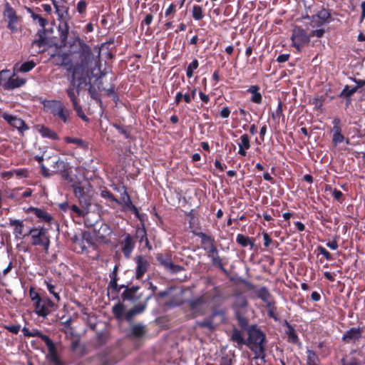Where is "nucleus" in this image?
Segmentation results:
<instances>
[{
    "instance_id": "1",
    "label": "nucleus",
    "mask_w": 365,
    "mask_h": 365,
    "mask_svg": "<svg viewBox=\"0 0 365 365\" xmlns=\"http://www.w3.org/2000/svg\"><path fill=\"white\" fill-rule=\"evenodd\" d=\"M62 176L71 183L75 195L80 200L89 192L90 184L86 180L81 168H76L64 170Z\"/></svg>"
},
{
    "instance_id": "2",
    "label": "nucleus",
    "mask_w": 365,
    "mask_h": 365,
    "mask_svg": "<svg viewBox=\"0 0 365 365\" xmlns=\"http://www.w3.org/2000/svg\"><path fill=\"white\" fill-rule=\"evenodd\" d=\"M79 55L81 65H75L69 68V71L71 73V84L72 85L75 84L77 76H83L85 68L91 62L93 58L91 48L85 43L81 45Z\"/></svg>"
},
{
    "instance_id": "3",
    "label": "nucleus",
    "mask_w": 365,
    "mask_h": 365,
    "mask_svg": "<svg viewBox=\"0 0 365 365\" xmlns=\"http://www.w3.org/2000/svg\"><path fill=\"white\" fill-rule=\"evenodd\" d=\"M247 346L259 357L264 352V335L256 327L252 326L247 330Z\"/></svg>"
},
{
    "instance_id": "4",
    "label": "nucleus",
    "mask_w": 365,
    "mask_h": 365,
    "mask_svg": "<svg viewBox=\"0 0 365 365\" xmlns=\"http://www.w3.org/2000/svg\"><path fill=\"white\" fill-rule=\"evenodd\" d=\"M42 103L44 109L47 112L51 113L54 116H57L64 123L68 121L69 111L65 108L61 101L56 100H45Z\"/></svg>"
},
{
    "instance_id": "5",
    "label": "nucleus",
    "mask_w": 365,
    "mask_h": 365,
    "mask_svg": "<svg viewBox=\"0 0 365 365\" xmlns=\"http://www.w3.org/2000/svg\"><path fill=\"white\" fill-rule=\"evenodd\" d=\"M29 235L31 237L33 245H41L46 250L48 249L50 241L46 229H31Z\"/></svg>"
},
{
    "instance_id": "6",
    "label": "nucleus",
    "mask_w": 365,
    "mask_h": 365,
    "mask_svg": "<svg viewBox=\"0 0 365 365\" xmlns=\"http://www.w3.org/2000/svg\"><path fill=\"white\" fill-rule=\"evenodd\" d=\"M310 36H308L305 31L301 28H295L293 30L291 39L292 45L297 49L301 51V48L309 41Z\"/></svg>"
},
{
    "instance_id": "7",
    "label": "nucleus",
    "mask_w": 365,
    "mask_h": 365,
    "mask_svg": "<svg viewBox=\"0 0 365 365\" xmlns=\"http://www.w3.org/2000/svg\"><path fill=\"white\" fill-rule=\"evenodd\" d=\"M54 306V303L50 299H41L35 305L36 313L38 316L45 317L51 312Z\"/></svg>"
},
{
    "instance_id": "8",
    "label": "nucleus",
    "mask_w": 365,
    "mask_h": 365,
    "mask_svg": "<svg viewBox=\"0 0 365 365\" xmlns=\"http://www.w3.org/2000/svg\"><path fill=\"white\" fill-rule=\"evenodd\" d=\"M247 305L248 302L245 296L242 294H236L235 296L232 309H234L238 320L241 321V319H243L242 314L245 312Z\"/></svg>"
},
{
    "instance_id": "9",
    "label": "nucleus",
    "mask_w": 365,
    "mask_h": 365,
    "mask_svg": "<svg viewBox=\"0 0 365 365\" xmlns=\"http://www.w3.org/2000/svg\"><path fill=\"white\" fill-rule=\"evenodd\" d=\"M84 82L83 76H77L76 78V83L74 85L71 84V86L66 89V93L71 101L73 106L78 103L77 95L79 93V87Z\"/></svg>"
},
{
    "instance_id": "10",
    "label": "nucleus",
    "mask_w": 365,
    "mask_h": 365,
    "mask_svg": "<svg viewBox=\"0 0 365 365\" xmlns=\"http://www.w3.org/2000/svg\"><path fill=\"white\" fill-rule=\"evenodd\" d=\"M4 16L8 19V28L11 31H16L17 30L16 23L18 18L15 11L9 5V4H6V5Z\"/></svg>"
},
{
    "instance_id": "11",
    "label": "nucleus",
    "mask_w": 365,
    "mask_h": 365,
    "mask_svg": "<svg viewBox=\"0 0 365 365\" xmlns=\"http://www.w3.org/2000/svg\"><path fill=\"white\" fill-rule=\"evenodd\" d=\"M207 299L205 296H201L189 302V307L195 315L203 313Z\"/></svg>"
},
{
    "instance_id": "12",
    "label": "nucleus",
    "mask_w": 365,
    "mask_h": 365,
    "mask_svg": "<svg viewBox=\"0 0 365 365\" xmlns=\"http://www.w3.org/2000/svg\"><path fill=\"white\" fill-rule=\"evenodd\" d=\"M2 117L10 125L16 128L20 132H23L28 129V127L25 125L24 120L16 116L8 113H4Z\"/></svg>"
},
{
    "instance_id": "13",
    "label": "nucleus",
    "mask_w": 365,
    "mask_h": 365,
    "mask_svg": "<svg viewBox=\"0 0 365 365\" xmlns=\"http://www.w3.org/2000/svg\"><path fill=\"white\" fill-rule=\"evenodd\" d=\"M136 264L135 277L138 279H140L148 271L150 264L148 260L143 256H138L136 257Z\"/></svg>"
},
{
    "instance_id": "14",
    "label": "nucleus",
    "mask_w": 365,
    "mask_h": 365,
    "mask_svg": "<svg viewBox=\"0 0 365 365\" xmlns=\"http://www.w3.org/2000/svg\"><path fill=\"white\" fill-rule=\"evenodd\" d=\"M10 225L14 227V235L16 239L21 240L24 237L29 235L28 233H24V225L22 221L19 220H10Z\"/></svg>"
},
{
    "instance_id": "15",
    "label": "nucleus",
    "mask_w": 365,
    "mask_h": 365,
    "mask_svg": "<svg viewBox=\"0 0 365 365\" xmlns=\"http://www.w3.org/2000/svg\"><path fill=\"white\" fill-rule=\"evenodd\" d=\"M43 341L45 342L48 348V356L49 359L57 364L58 363V359L54 343L51 340V339L48 336H44Z\"/></svg>"
},
{
    "instance_id": "16",
    "label": "nucleus",
    "mask_w": 365,
    "mask_h": 365,
    "mask_svg": "<svg viewBox=\"0 0 365 365\" xmlns=\"http://www.w3.org/2000/svg\"><path fill=\"white\" fill-rule=\"evenodd\" d=\"M90 206V203H84L82 205V208L78 207L76 205H71L70 206V214L71 216H76V217H85L86 215L88 213V207Z\"/></svg>"
},
{
    "instance_id": "17",
    "label": "nucleus",
    "mask_w": 365,
    "mask_h": 365,
    "mask_svg": "<svg viewBox=\"0 0 365 365\" xmlns=\"http://www.w3.org/2000/svg\"><path fill=\"white\" fill-rule=\"evenodd\" d=\"M361 336L360 328H351L343 335V340L346 342H351L358 340Z\"/></svg>"
},
{
    "instance_id": "18",
    "label": "nucleus",
    "mask_w": 365,
    "mask_h": 365,
    "mask_svg": "<svg viewBox=\"0 0 365 365\" xmlns=\"http://www.w3.org/2000/svg\"><path fill=\"white\" fill-rule=\"evenodd\" d=\"M250 146L251 145L249 136L247 134L241 135L240 138V142L238 143V153L242 156H245L247 155L246 150L250 149Z\"/></svg>"
},
{
    "instance_id": "19",
    "label": "nucleus",
    "mask_w": 365,
    "mask_h": 365,
    "mask_svg": "<svg viewBox=\"0 0 365 365\" xmlns=\"http://www.w3.org/2000/svg\"><path fill=\"white\" fill-rule=\"evenodd\" d=\"M330 17L329 11L326 9L320 10L316 15L312 16V23L316 25L324 24Z\"/></svg>"
},
{
    "instance_id": "20",
    "label": "nucleus",
    "mask_w": 365,
    "mask_h": 365,
    "mask_svg": "<svg viewBox=\"0 0 365 365\" xmlns=\"http://www.w3.org/2000/svg\"><path fill=\"white\" fill-rule=\"evenodd\" d=\"M230 339L232 341L237 344V347H240L242 345H247V341L245 339L244 334L242 331L237 329L232 330Z\"/></svg>"
},
{
    "instance_id": "21",
    "label": "nucleus",
    "mask_w": 365,
    "mask_h": 365,
    "mask_svg": "<svg viewBox=\"0 0 365 365\" xmlns=\"http://www.w3.org/2000/svg\"><path fill=\"white\" fill-rule=\"evenodd\" d=\"M257 297L264 302L267 307H271L273 304V302L271 300V295L268 289L265 287H261L255 292Z\"/></svg>"
},
{
    "instance_id": "22",
    "label": "nucleus",
    "mask_w": 365,
    "mask_h": 365,
    "mask_svg": "<svg viewBox=\"0 0 365 365\" xmlns=\"http://www.w3.org/2000/svg\"><path fill=\"white\" fill-rule=\"evenodd\" d=\"M158 260L163 264L165 268L172 272L178 271V267L177 265L174 264L170 258L167 257H164L162 255H159L157 257Z\"/></svg>"
},
{
    "instance_id": "23",
    "label": "nucleus",
    "mask_w": 365,
    "mask_h": 365,
    "mask_svg": "<svg viewBox=\"0 0 365 365\" xmlns=\"http://www.w3.org/2000/svg\"><path fill=\"white\" fill-rule=\"evenodd\" d=\"M118 204H123L125 207L130 208L135 211L137 210L136 207L132 204L130 196L128 195L124 187L122 188V192L120 193V200Z\"/></svg>"
},
{
    "instance_id": "24",
    "label": "nucleus",
    "mask_w": 365,
    "mask_h": 365,
    "mask_svg": "<svg viewBox=\"0 0 365 365\" xmlns=\"http://www.w3.org/2000/svg\"><path fill=\"white\" fill-rule=\"evenodd\" d=\"M73 242L74 250L78 252H83L90 243L87 239L84 238V237L81 238H78L76 237Z\"/></svg>"
},
{
    "instance_id": "25",
    "label": "nucleus",
    "mask_w": 365,
    "mask_h": 365,
    "mask_svg": "<svg viewBox=\"0 0 365 365\" xmlns=\"http://www.w3.org/2000/svg\"><path fill=\"white\" fill-rule=\"evenodd\" d=\"M38 131L43 138H48L52 140L58 139V135L53 130L43 125L38 126Z\"/></svg>"
},
{
    "instance_id": "26",
    "label": "nucleus",
    "mask_w": 365,
    "mask_h": 365,
    "mask_svg": "<svg viewBox=\"0 0 365 365\" xmlns=\"http://www.w3.org/2000/svg\"><path fill=\"white\" fill-rule=\"evenodd\" d=\"M26 83V80L24 78H21L19 77L14 78V76H11L9 78V82L6 86V89H14L23 86Z\"/></svg>"
},
{
    "instance_id": "27",
    "label": "nucleus",
    "mask_w": 365,
    "mask_h": 365,
    "mask_svg": "<svg viewBox=\"0 0 365 365\" xmlns=\"http://www.w3.org/2000/svg\"><path fill=\"white\" fill-rule=\"evenodd\" d=\"M259 88L257 86H251L247 91L252 94L251 101L255 103H261L262 97L259 92Z\"/></svg>"
},
{
    "instance_id": "28",
    "label": "nucleus",
    "mask_w": 365,
    "mask_h": 365,
    "mask_svg": "<svg viewBox=\"0 0 365 365\" xmlns=\"http://www.w3.org/2000/svg\"><path fill=\"white\" fill-rule=\"evenodd\" d=\"M54 9L58 20L61 21H66L68 15V8L63 4H58L56 7H54Z\"/></svg>"
},
{
    "instance_id": "29",
    "label": "nucleus",
    "mask_w": 365,
    "mask_h": 365,
    "mask_svg": "<svg viewBox=\"0 0 365 365\" xmlns=\"http://www.w3.org/2000/svg\"><path fill=\"white\" fill-rule=\"evenodd\" d=\"M34 214L38 218L41 219L46 222H50L52 220V217L46 212L41 209L33 208Z\"/></svg>"
},
{
    "instance_id": "30",
    "label": "nucleus",
    "mask_w": 365,
    "mask_h": 365,
    "mask_svg": "<svg viewBox=\"0 0 365 365\" xmlns=\"http://www.w3.org/2000/svg\"><path fill=\"white\" fill-rule=\"evenodd\" d=\"M307 365H319V360L316 353L310 349L307 351Z\"/></svg>"
},
{
    "instance_id": "31",
    "label": "nucleus",
    "mask_w": 365,
    "mask_h": 365,
    "mask_svg": "<svg viewBox=\"0 0 365 365\" xmlns=\"http://www.w3.org/2000/svg\"><path fill=\"white\" fill-rule=\"evenodd\" d=\"M35 66L36 63L33 61H30L21 64L19 68V64H16L14 68L20 72L26 73L32 70Z\"/></svg>"
},
{
    "instance_id": "32",
    "label": "nucleus",
    "mask_w": 365,
    "mask_h": 365,
    "mask_svg": "<svg viewBox=\"0 0 365 365\" xmlns=\"http://www.w3.org/2000/svg\"><path fill=\"white\" fill-rule=\"evenodd\" d=\"M144 309H145L144 305L135 306V307H133V309H131L126 313V314H125L126 319L128 321H130L135 315L143 312Z\"/></svg>"
},
{
    "instance_id": "33",
    "label": "nucleus",
    "mask_w": 365,
    "mask_h": 365,
    "mask_svg": "<svg viewBox=\"0 0 365 365\" xmlns=\"http://www.w3.org/2000/svg\"><path fill=\"white\" fill-rule=\"evenodd\" d=\"M333 131H334V135H333V142L336 145L338 143H340L341 142L344 141V135L341 133V128L339 126H337V125H334L333 127Z\"/></svg>"
},
{
    "instance_id": "34",
    "label": "nucleus",
    "mask_w": 365,
    "mask_h": 365,
    "mask_svg": "<svg viewBox=\"0 0 365 365\" xmlns=\"http://www.w3.org/2000/svg\"><path fill=\"white\" fill-rule=\"evenodd\" d=\"M22 331L25 336H37V337L41 338L43 341V337L47 336L45 334H41L37 329H33L32 331H29V329L28 328H26V327H24L22 329Z\"/></svg>"
},
{
    "instance_id": "35",
    "label": "nucleus",
    "mask_w": 365,
    "mask_h": 365,
    "mask_svg": "<svg viewBox=\"0 0 365 365\" xmlns=\"http://www.w3.org/2000/svg\"><path fill=\"white\" fill-rule=\"evenodd\" d=\"M192 16L197 20H201L204 17L203 10L199 5H194L192 9Z\"/></svg>"
},
{
    "instance_id": "36",
    "label": "nucleus",
    "mask_w": 365,
    "mask_h": 365,
    "mask_svg": "<svg viewBox=\"0 0 365 365\" xmlns=\"http://www.w3.org/2000/svg\"><path fill=\"white\" fill-rule=\"evenodd\" d=\"M236 241L237 242V243H239L240 245H241L243 247H246L249 245H250L251 247H252L254 245V243L252 242V240H250V237H246L241 234L237 235Z\"/></svg>"
},
{
    "instance_id": "37",
    "label": "nucleus",
    "mask_w": 365,
    "mask_h": 365,
    "mask_svg": "<svg viewBox=\"0 0 365 365\" xmlns=\"http://www.w3.org/2000/svg\"><path fill=\"white\" fill-rule=\"evenodd\" d=\"M64 140L67 143H73L80 148H84L87 146L86 143L80 138L66 137V138H64Z\"/></svg>"
},
{
    "instance_id": "38",
    "label": "nucleus",
    "mask_w": 365,
    "mask_h": 365,
    "mask_svg": "<svg viewBox=\"0 0 365 365\" xmlns=\"http://www.w3.org/2000/svg\"><path fill=\"white\" fill-rule=\"evenodd\" d=\"M133 248L132 240L129 236H128L124 242L123 251L126 256H129Z\"/></svg>"
},
{
    "instance_id": "39",
    "label": "nucleus",
    "mask_w": 365,
    "mask_h": 365,
    "mask_svg": "<svg viewBox=\"0 0 365 365\" xmlns=\"http://www.w3.org/2000/svg\"><path fill=\"white\" fill-rule=\"evenodd\" d=\"M358 83H359L358 86H354V87H350L348 86H345V88L342 91V94H344L346 96H350L353 95L356 91V90L359 87L364 86V82L359 81Z\"/></svg>"
},
{
    "instance_id": "40",
    "label": "nucleus",
    "mask_w": 365,
    "mask_h": 365,
    "mask_svg": "<svg viewBox=\"0 0 365 365\" xmlns=\"http://www.w3.org/2000/svg\"><path fill=\"white\" fill-rule=\"evenodd\" d=\"M131 331L133 336L136 337H140L145 333L144 327L139 324L134 325L132 327Z\"/></svg>"
},
{
    "instance_id": "41",
    "label": "nucleus",
    "mask_w": 365,
    "mask_h": 365,
    "mask_svg": "<svg viewBox=\"0 0 365 365\" xmlns=\"http://www.w3.org/2000/svg\"><path fill=\"white\" fill-rule=\"evenodd\" d=\"M8 70H2L0 71V85L3 86L5 89L6 86L9 82V78H10L8 76Z\"/></svg>"
},
{
    "instance_id": "42",
    "label": "nucleus",
    "mask_w": 365,
    "mask_h": 365,
    "mask_svg": "<svg viewBox=\"0 0 365 365\" xmlns=\"http://www.w3.org/2000/svg\"><path fill=\"white\" fill-rule=\"evenodd\" d=\"M287 327L288 331H287V334L288 335L289 341L293 343L297 342L298 340V337L295 334L294 328L289 324H287Z\"/></svg>"
},
{
    "instance_id": "43",
    "label": "nucleus",
    "mask_w": 365,
    "mask_h": 365,
    "mask_svg": "<svg viewBox=\"0 0 365 365\" xmlns=\"http://www.w3.org/2000/svg\"><path fill=\"white\" fill-rule=\"evenodd\" d=\"M46 284V288L48 290V292L53 295V297L56 298V299L58 302L60 301V296L58 295V293L56 292V287L54 285L51 284V282L46 281L45 282Z\"/></svg>"
},
{
    "instance_id": "44",
    "label": "nucleus",
    "mask_w": 365,
    "mask_h": 365,
    "mask_svg": "<svg viewBox=\"0 0 365 365\" xmlns=\"http://www.w3.org/2000/svg\"><path fill=\"white\" fill-rule=\"evenodd\" d=\"M46 44V38L41 35L39 34V38L36 40H34L32 42L33 46H36L38 48H41Z\"/></svg>"
},
{
    "instance_id": "45",
    "label": "nucleus",
    "mask_w": 365,
    "mask_h": 365,
    "mask_svg": "<svg viewBox=\"0 0 365 365\" xmlns=\"http://www.w3.org/2000/svg\"><path fill=\"white\" fill-rule=\"evenodd\" d=\"M73 106V108L74 110H76L77 115L83 120L85 121H87L88 120V118L86 116V115L84 114L83 110H82V108L81 106L78 104V103H76L75 105Z\"/></svg>"
},
{
    "instance_id": "46",
    "label": "nucleus",
    "mask_w": 365,
    "mask_h": 365,
    "mask_svg": "<svg viewBox=\"0 0 365 365\" xmlns=\"http://www.w3.org/2000/svg\"><path fill=\"white\" fill-rule=\"evenodd\" d=\"M31 16H32V18H33V19H34V20H37V21H38V24H39V25H40L41 27H43V28H44V27L47 25V24H48L47 20H46V19H43V17H41V16L40 15H38V14H34V13H33V14H31Z\"/></svg>"
},
{
    "instance_id": "47",
    "label": "nucleus",
    "mask_w": 365,
    "mask_h": 365,
    "mask_svg": "<svg viewBox=\"0 0 365 365\" xmlns=\"http://www.w3.org/2000/svg\"><path fill=\"white\" fill-rule=\"evenodd\" d=\"M342 365H360V362L356 358H344L342 359Z\"/></svg>"
},
{
    "instance_id": "48",
    "label": "nucleus",
    "mask_w": 365,
    "mask_h": 365,
    "mask_svg": "<svg viewBox=\"0 0 365 365\" xmlns=\"http://www.w3.org/2000/svg\"><path fill=\"white\" fill-rule=\"evenodd\" d=\"M101 195L104 198H108L110 200L115 202H119L118 200L113 195V194L109 192L108 190H104L101 191Z\"/></svg>"
},
{
    "instance_id": "49",
    "label": "nucleus",
    "mask_w": 365,
    "mask_h": 365,
    "mask_svg": "<svg viewBox=\"0 0 365 365\" xmlns=\"http://www.w3.org/2000/svg\"><path fill=\"white\" fill-rule=\"evenodd\" d=\"M68 30H69V27L66 21H64L63 27L61 29V38H62L63 41H65L66 39L67 38L68 34Z\"/></svg>"
},
{
    "instance_id": "50",
    "label": "nucleus",
    "mask_w": 365,
    "mask_h": 365,
    "mask_svg": "<svg viewBox=\"0 0 365 365\" xmlns=\"http://www.w3.org/2000/svg\"><path fill=\"white\" fill-rule=\"evenodd\" d=\"M87 7V3L85 0H81L77 4V11L80 14L85 12Z\"/></svg>"
},
{
    "instance_id": "51",
    "label": "nucleus",
    "mask_w": 365,
    "mask_h": 365,
    "mask_svg": "<svg viewBox=\"0 0 365 365\" xmlns=\"http://www.w3.org/2000/svg\"><path fill=\"white\" fill-rule=\"evenodd\" d=\"M29 295L32 302H34V305L36 304V302L40 300L41 298L39 297L38 294L34 291L33 288H31L29 290Z\"/></svg>"
},
{
    "instance_id": "52",
    "label": "nucleus",
    "mask_w": 365,
    "mask_h": 365,
    "mask_svg": "<svg viewBox=\"0 0 365 365\" xmlns=\"http://www.w3.org/2000/svg\"><path fill=\"white\" fill-rule=\"evenodd\" d=\"M176 11V5L174 4H170L168 7L165 9V16H170L172 14H174Z\"/></svg>"
},
{
    "instance_id": "53",
    "label": "nucleus",
    "mask_w": 365,
    "mask_h": 365,
    "mask_svg": "<svg viewBox=\"0 0 365 365\" xmlns=\"http://www.w3.org/2000/svg\"><path fill=\"white\" fill-rule=\"evenodd\" d=\"M318 250L319 253L323 255L327 260H330L331 259V254L323 247H319Z\"/></svg>"
},
{
    "instance_id": "54",
    "label": "nucleus",
    "mask_w": 365,
    "mask_h": 365,
    "mask_svg": "<svg viewBox=\"0 0 365 365\" xmlns=\"http://www.w3.org/2000/svg\"><path fill=\"white\" fill-rule=\"evenodd\" d=\"M6 329L10 332L17 334L20 331L21 327L20 325H9L6 327Z\"/></svg>"
},
{
    "instance_id": "55",
    "label": "nucleus",
    "mask_w": 365,
    "mask_h": 365,
    "mask_svg": "<svg viewBox=\"0 0 365 365\" xmlns=\"http://www.w3.org/2000/svg\"><path fill=\"white\" fill-rule=\"evenodd\" d=\"M264 246L268 247L272 243V239L267 233L263 234Z\"/></svg>"
},
{
    "instance_id": "56",
    "label": "nucleus",
    "mask_w": 365,
    "mask_h": 365,
    "mask_svg": "<svg viewBox=\"0 0 365 365\" xmlns=\"http://www.w3.org/2000/svg\"><path fill=\"white\" fill-rule=\"evenodd\" d=\"M13 175H15L19 177H26V170L24 169L14 170Z\"/></svg>"
},
{
    "instance_id": "57",
    "label": "nucleus",
    "mask_w": 365,
    "mask_h": 365,
    "mask_svg": "<svg viewBox=\"0 0 365 365\" xmlns=\"http://www.w3.org/2000/svg\"><path fill=\"white\" fill-rule=\"evenodd\" d=\"M220 365H232V360L228 356L221 358Z\"/></svg>"
},
{
    "instance_id": "58",
    "label": "nucleus",
    "mask_w": 365,
    "mask_h": 365,
    "mask_svg": "<svg viewBox=\"0 0 365 365\" xmlns=\"http://www.w3.org/2000/svg\"><path fill=\"white\" fill-rule=\"evenodd\" d=\"M230 114V110L228 107H224L220 111V116L223 118H228Z\"/></svg>"
},
{
    "instance_id": "59",
    "label": "nucleus",
    "mask_w": 365,
    "mask_h": 365,
    "mask_svg": "<svg viewBox=\"0 0 365 365\" xmlns=\"http://www.w3.org/2000/svg\"><path fill=\"white\" fill-rule=\"evenodd\" d=\"M199 66L198 61L197 59H194L187 67L190 70L194 71V70L197 69Z\"/></svg>"
},
{
    "instance_id": "60",
    "label": "nucleus",
    "mask_w": 365,
    "mask_h": 365,
    "mask_svg": "<svg viewBox=\"0 0 365 365\" xmlns=\"http://www.w3.org/2000/svg\"><path fill=\"white\" fill-rule=\"evenodd\" d=\"M324 34V29H317V30H314V31H312V34H311V36H317V37H322L323 36V34Z\"/></svg>"
},
{
    "instance_id": "61",
    "label": "nucleus",
    "mask_w": 365,
    "mask_h": 365,
    "mask_svg": "<svg viewBox=\"0 0 365 365\" xmlns=\"http://www.w3.org/2000/svg\"><path fill=\"white\" fill-rule=\"evenodd\" d=\"M289 57V54H281V55L278 56L277 61L279 63H284V62H286L287 61H288Z\"/></svg>"
},
{
    "instance_id": "62",
    "label": "nucleus",
    "mask_w": 365,
    "mask_h": 365,
    "mask_svg": "<svg viewBox=\"0 0 365 365\" xmlns=\"http://www.w3.org/2000/svg\"><path fill=\"white\" fill-rule=\"evenodd\" d=\"M327 246L332 250H336L338 248V244L336 240L328 242Z\"/></svg>"
},
{
    "instance_id": "63",
    "label": "nucleus",
    "mask_w": 365,
    "mask_h": 365,
    "mask_svg": "<svg viewBox=\"0 0 365 365\" xmlns=\"http://www.w3.org/2000/svg\"><path fill=\"white\" fill-rule=\"evenodd\" d=\"M88 93H90L92 98H94V99L97 98L98 93H97L96 89L91 85H90V86H89Z\"/></svg>"
},
{
    "instance_id": "64",
    "label": "nucleus",
    "mask_w": 365,
    "mask_h": 365,
    "mask_svg": "<svg viewBox=\"0 0 365 365\" xmlns=\"http://www.w3.org/2000/svg\"><path fill=\"white\" fill-rule=\"evenodd\" d=\"M332 195L333 197L337 200H339L341 199V197H342L343 194L342 192L340 191V190H338L336 189H334L333 191H332Z\"/></svg>"
}]
</instances>
